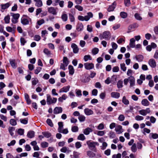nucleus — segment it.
<instances>
[{
	"label": "nucleus",
	"instance_id": "obj_34",
	"mask_svg": "<svg viewBox=\"0 0 158 158\" xmlns=\"http://www.w3.org/2000/svg\"><path fill=\"white\" fill-rule=\"evenodd\" d=\"M122 102L125 105H127L129 104V102L125 96H124L122 98Z\"/></svg>",
	"mask_w": 158,
	"mask_h": 158
},
{
	"label": "nucleus",
	"instance_id": "obj_30",
	"mask_svg": "<svg viewBox=\"0 0 158 158\" xmlns=\"http://www.w3.org/2000/svg\"><path fill=\"white\" fill-rule=\"evenodd\" d=\"M69 70V73L71 75H73L74 72V70L73 67L71 65H69L68 67Z\"/></svg>",
	"mask_w": 158,
	"mask_h": 158
},
{
	"label": "nucleus",
	"instance_id": "obj_40",
	"mask_svg": "<svg viewBox=\"0 0 158 158\" xmlns=\"http://www.w3.org/2000/svg\"><path fill=\"white\" fill-rule=\"evenodd\" d=\"M85 139V137L83 134H80L77 137V139L78 140L82 141L84 140Z\"/></svg>",
	"mask_w": 158,
	"mask_h": 158
},
{
	"label": "nucleus",
	"instance_id": "obj_45",
	"mask_svg": "<svg viewBox=\"0 0 158 158\" xmlns=\"http://www.w3.org/2000/svg\"><path fill=\"white\" fill-rule=\"evenodd\" d=\"M80 153L76 151L73 152V156L71 158H79V155Z\"/></svg>",
	"mask_w": 158,
	"mask_h": 158
},
{
	"label": "nucleus",
	"instance_id": "obj_19",
	"mask_svg": "<svg viewBox=\"0 0 158 158\" xmlns=\"http://www.w3.org/2000/svg\"><path fill=\"white\" fill-rule=\"evenodd\" d=\"M60 151L61 152L66 153H69L71 152V150L69 149V148H68L66 147H63L60 149Z\"/></svg>",
	"mask_w": 158,
	"mask_h": 158
},
{
	"label": "nucleus",
	"instance_id": "obj_2",
	"mask_svg": "<svg viewBox=\"0 0 158 158\" xmlns=\"http://www.w3.org/2000/svg\"><path fill=\"white\" fill-rule=\"evenodd\" d=\"M89 148L91 150L94 152L96 151V146H99V144L97 142H92L90 141H88L86 142Z\"/></svg>",
	"mask_w": 158,
	"mask_h": 158
},
{
	"label": "nucleus",
	"instance_id": "obj_49",
	"mask_svg": "<svg viewBox=\"0 0 158 158\" xmlns=\"http://www.w3.org/2000/svg\"><path fill=\"white\" fill-rule=\"evenodd\" d=\"M41 146L43 148H45L48 147V143L47 142H43L41 143Z\"/></svg>",
	"mask_w": 158,
	"mask_h": 158
},
{
	"label": "nucleus",
	"instance_id": "obj_46",
	"mask_svg": "<svg viewBox=\"0 0 158 158\" xmlns=\"http://www.w3.org/2000/svg\"><path fill=\"white\" fill-rule=\"evenodd\" d=\"M78 118L80 122H83L85 120V117L84 115H79Z\"/></svg>",
	"mask_w": 158,
	"mask_h": 158
},
{
	"label": "nucleus",
	"instance_id": "obj_59",
	"mask_svg": "<svg viewBox=\"0 0 158 158\" xmlns=\"http://www.w3.org/2000/svg\"><path fill=\"white\" fill-rule=\"evenodd\" d=\"M123 81H118L117 85L118 88H120L123 87Z\"/></svg>",
	"mask_w": 158,
	"mask_h": 158
},
{
	"label": "nucleus",
	"instance_id": "obj_9",
	"mask_svg": "<svg viewBox=\"0 0 158 158\" xmlns=\"http://www.w3.org/2000/svg\"><path fill=\"white\" fill-rule=\"evenodd\" d=\"M90 80L89 76H88L87 74H84L81 76V81L83 82H89Z\"/></svg>",
	"mask_w": 158,
	"mask_h": 158
},
{
	"label": "nucleus",
	"instance_id": "obj_54",
	"mask_svg": "<svg viewBox=\"0 0 158 158\" xmlns=\"http://www.w3.org/2000/svg\"><path fill=\"white\" fill-rule=\"evenodd\" d=\"M75 147L77 149L80 148L82 146L81 143L80 142H77L75 144Z\"/></svg>",
	"mask_w": 158,
	"mask_h": 158
},
{
	"label": "nucleus",
	"instance_id": "obj_64",
	"mask_svg": "<svg viewBox=\"0 0 158 158\" xmlns=\"http://www.w3.org/2000/svg\"><path fill=\"white\" fill-rule=\"evenodd\" d=\"M121 155L120 153L117 154L113 155L112 156V158H121Z\"/></svg>",
	"mask_w": 158,
	"mask_h": 158
},
{
	"label": "nucleus",
	"instance_id": "obj_8",
	"mask_svg": "<svg viewBox=\"0 0 158 158\" xmlns=\"http://www.w3.org/2000/svg\"><path fill=\"white\" fill-rule=\"evenodd\" d=\"M84 66L85 68L87 70H90L92 69L94 67V64L92 63H89L87 62L85 63L84 64Z\"/></svg>",
	"mask_w": 158,
	"mask_h": 158
},
{
	"label": "nucleus",
	"instance_id": "obj_33",
	"mask_svg": "<svg viewBox=\"0 0 158 158\" xmlns=\"http://www.w3.org/2000/svg\"><path fill=\"white\" fill-rule=\"evenodd\" d=\"M10 63L11 66L14 69L16 68L17 67L16 64L15 63V60H10Z\"/></svg>",
	"mask_w": 158,
	"mask_h": 158
},
{
	"label": "nucleus",
	"instance_id": "obj_29",
	"mask_svg": "<svg viewBox=\"0 0 158 158\" xmlns=\"http://www.w3.org/2000/svg\"><path fill=\"white\" fill-rule=\"evenodd\" d=\"M15 27L12 28L10 27H7L6 28V31L9 32H12L13 33H14L15 32Z\"/></svg>",
	"mask_w": 158,
	"mask_h": 158
},
{
	"label": "nucleus",
	"instance_id": "obj_16",
	"mask_svg": "<svg viewBox=\"0 0 158 158\" xmlns=\"http://www.w3.org/2000/svg\"><path fill=\"white\" fill-rule=\"evenodd\" d=\"M70 87V86L69 85L64 86L60 90L59 92L60 93L63 92L66 93L69 90Z\"/></svg>",
	"mask_w": 158,
	"mask_h": 158
},
{
	"label": "nucleus",
	"instance_id": "obj_52",
	"mask_svg": "<svg viewBox=\"0 0 158 158\" xmlns=\"http://www.w3.org/2000/svg\"><path fill=\"white\" fill-rule=\"evenodd\" d=\"M61 18L64 21H66L68 19V16L66 14H63L61 16Z\"/></svg>",
	"mask_w": 158,
	"mask_h": 158
},
{
	"label": "nucleus",
	"instance_id": "obj_6",
	"mask_svg": "<svg viewBox=\"0 0 158 158\" xmlns=\"http://www.w3.org/2000/svg\"><path fill=\"white\" fill-rule=\"evenodd\" d=\"M48 12L54 15H56L57 13V9L53 7H51L48 8Z\"/></svg>",
	"mask_w": 158,
	"mask_h": 158
},
{
	"label": "nucleus",
	"instance_id": "obj_18",
	"mask_svg": "<svg viewBox=\"0 0 158 158\" xmlns=\"http://www.w3.org/2000/svg\"><path fill=\"white\" fill-rule=\"evenodd\" d=\"M84 111L85 114L87 115H90L94 114L93 110L88 108L85 109Z\"/></svg>",
	"mask_w": 158,
	"mask_h": 158
},
{
	"label": "nucleus",
	"instance_id": "obj_39",
	"mask_svg": "<svg viewBox=\"0 0 158 158\" xmlns=\"http://www.w3.org/2000/svg\"><path fill=\"white\" fill-rule=\"evenodd\" d=\"M34 135V131H29L27 134V136L28 137L31 138H33Z\"/></svg>",
	"mask_w": 158,
	"mask_h": 158
},
{
	"label": "nucleus",
	"instance_id": "obj_62",
	"mask_svg": "<svg viewBox=\"0 0 158 158\" xmlns=\"http://www.w3.org/2000/svg\"><path fill=\"white\" fill-rule=\"evenodd\" d=\"M78 127L76 126H74L72 127L71 128L72 131L73 132H77L78 131Z\"/></svg>",
	"mask_w": 158,
	"mask_h": 158
},
{
	"label": "nucleus",
	"instance_id": "obj_14",
	"mask_svg": "<svg viewBox=\"0 0 158 158\" xmlns=\"http://www.w3.org/2000/svg\"><path fill=\"white\" fill-rule=\"evenodd\" d=\"M84 26L81 23H78L76 26V30L78 31H83Z\"/></svg>",
	"mask_w": 158,
	"mask_h": 158
},
{
	"label": "nucleus",
	"instance_id": "obj_22",
	"mask_svg": "<svg viewBox=\"0 0 158 158\" xmlns=\"http://www.w3.org/2000/svg\"><path fill=\"white\" fill-rule=\"evenodd\" d=\"M135 40L134 38H132L130 40L129 43V46L131 48H135Z\"/></svg>",
	"mask_w": 158,
	"mask_h": 158
},
{
	"label": "nucleus",
	"instance_id": "obj_58",
	"mask_svg": "<svg viewBox=\"0 0 158 158\" xmlns=\"http://www.w3.org/2000/svg\"><path fill=\"white\" fill-rule=\"evenodd\" d=\"M44 53L48 56H50L51 54L50 51H49L47 48H45L44 50Z\"/></svg>",
	"mask_w": 158,
	"mask_h": 158
},
{
	"label": "nucleus",
	"instance_id": "obj_17",
	"mask_svg": "<svg viewBox=\"0 0 158 158\" xmlns=\"http://www.w3.org/2000/svg\"><path fill=\"white\" fill-rule=\"evenodd\" d=\"M128 79L130 83V86L131 87L134 86L135 84V79L134 77L132 76H130L128 77Z\"/></svg>",
	"mask_w": 158,
	"mask_h": 158
},
{
	"label": "nucleus",
	"instance_id": "obj_23",
	"mask_svg": "<svg viewBox=\"0 0 158 158\" xmlns=\"http://www.w3.org/2000/svg\"><path fill=\"white\" fill-rule=\"evenodd\" d=\"M138 27V25L137 23H134L130 25L128 28L129 30L131 31H134L135 28H137Z\"/></svg>",
	"mask_w": 158,
	"mask_h": 158
},
{
	"label": "nucleus",
	"instance_id": "obj_42",
	"mask_svg": "<svg viewBox=\"0 0 158 158\" xmlns=\"http://www.w3.org/2000/svg\"><path fill=\"white\" fill-rule=\"evenodd\" d=\"M58 127L57 129L58 132L60 131H61L62 129H63V123L62 122H59L58 123Z\"/></svg>",
	"mask_w": 158,
	"mask_h": 158
},
{
	"label": "nucleus",
	"instance_id": "obj_50",
	"mask_svg": "<svg viewBox=\"0 0 158 158\" xmlns=\"http://www.w3.org/2000/svg\"><path fill=\"white\" fill-rule=\"evenodd\" d=\"M58 132L63 134H66L68 133L69 131L67 128H65L64 129H62L60 131Z\"/></svg>",
	"mask_w": 158,
	"mask_h": 158
},
{
	"label": "nucleus",
	"instance_id": "obj_44",
	"mask_svg": "<svg viewBox=\"0 0 158 158\" xmlns=\"http://www.w3.org/2000/svg\"><path fill=\"white\" fill-rule=\"evenodd\" d=\"M63 62L65 66H67L69 64L68 59L66 57H64L63 58Z\"/></svg>",
	"mask_w": 158,
	"mask_h": 158
},
{
	"label": "nucleus",
	"instance_id": "obj_4",
	"mask_svg": "<svg viewBox=\"0 0 158 158\" xmlns=\"http://www.w3.org/2000/svg\"><path fill=\"white\" fill-rule=\"evenodd\" d=\"M57 100V98L52 97L49 94L47 95V102L48 105L55 104Z\"/></svg>",
	"mask_w": 158,
	"mask_h": 158
},
{
	"label": "nucleus",
	"instance_id": "obj_60",
	"mask_svg": "<svg viewBox=\"0 0 158 158\" xmlns=\"http://www.w3.org/2000/svg\"><path fill=\"white\" fill-rule=\"evenodd\" d=\"M39 81L36 78H32V83L33 85H36L38 82Z\"/></svg>",
	"mask_w": 158,
	"mask_h": 158
},
{
	"label": "nucleus",
	"instance_id": "obj_24",
	"mask_svg": "<svg viewBox=\"0 0 158 158\" xmlns=\"http://www.w3.org/2000/svg\"><path fill=\"white\" fill-rule=\"evenodd\" d=\"M93 130L89 127H87L84 130L83 133L85 135H89L90 132H92Z\"/></svg>",
	"mask_w": 158,
	"mask_h": 158
},
{
	"label": "nucleus",
	"instance_id": "obj_20",
	"mask_svg": "<svg viewBox=\"0 0 158 158\" xmlns=\"http://www.w3.org/2000/svg\"><path fill=\"white\" fill-rule=\"evenodd\" d=\"M111 96L112 98L117 99L120 97V94L117 92H112L111 93Z\"/></svg>",
	"mask_w": 158,
	"mask_h": 158
},
{
	"label": "nucleus",
	"instance_id": "obj_25",
	"mask_svg": "<svg viewBox=\"0 0 158 158\" xmlns=\"http://www.w3.org/2000/svg\"><path fill=\"white\" fill-rule=\"evenodd\" d=\"M87 154L89 158H93L96 156L95 153L90 151H87Z\"/></svg>",
	"mask_w": 158,
	"mask_h": 158
},
{
	"label": "nucleus",
	"instance_id": "obj_41",
	"mask_svg": "<svg viewBox=\"0 0 158 158\" xmlns=\"http://www.w3.org/2000/svg\"><path fill=\"white\" fill-rule=\"evenodd\" d=\"M42 134L45 137L47 138L50 137L51 136V134L48 132H43Z\"/></svg>",
	"mask_w": 158,
	"mask_h": 158
},
{
	"label": "nucleus",
	"instance_id": "obj_7",
	"mask_svg": "<svg viewBox=\"0 0 158 158\" xmlns=\"http://www.w3.org/2000/svg\"><path fill=\"white\" fill-rule=\"evenodd\" d=\"M140 114L143 116H146L148 114L151 112L149 108H147L146 109H142L139 111Z\"/></svg>",
	"mask_w": 158,
	"mask_h": 158
},
{
	"label": "nucleus",
	"instance_id": "obj_31",
	"mask_svg": "<svg viewBox=\"0 0 158 158\" xmlns=\"http://www.w3.org/2000/svg\"><path fill=\"white\" fill-rule=\"evenodd\" d=\"M9 132L11 135L13 136L14 135L13 131L15 130V128L12 127H9L8 128Z\"/></svg>",
	"mask_w": 158,
	"mask_h": 158
},
{
	"label": "nucleus",
	"instance_id": "obj_63",
	"mask_svg": "<svg viewBox=\"0 0 158 158\" xmlns=\"http://www.w3.org/2000/svg\"><path fill=\"white\" fill-rule=\"evenodd\" d=\"M107 146L106 143L104 142L102 143V146H101V148L102 150L105 149Z\"/></svg>",
	"mask_w": 158,
	"mask_h": 158
},
{
	"label": "nucleus",
	"instance_id": "obj_48",
	"mask_svg": "<svg viewBox=\"0 0 158 158\" xmlns=\"http://www.w3.org/2000/svg\"><path fill=\"white\" fill-rule=\"evenodd\" d=\"M131 151L134 152H135L137 151V148L135 143H134L131 147Z\"/></svg>",
	"mask_w": 158,
	"mask_h": 158
},
{
	"label": "nucleus",
	"instance_id": "obj_13",
	"mask_svg": "<svg viewBox=\"0 0 158 158\" xmlns=\"http://www.w3.org/2000/svg\"><path fill=\"white\" fill-rule=\"evenodd\" d=\"M71 48L73 49V52L74 53H77L78 52L79 49L77 46L74 43H72L71 45Z\"/></svg>",
	"mask_w": 158,
	"mask_h": 158
},
{
	"label": "nucleus",
	"instance_id": "obj_12",
	"mask_svg": "<svg viewBox=\"0 0 158 158\" xmlns=\"http://www.w3.org/2000/svg\"><path fill=\"white\" fill-rule=\"evenodd\" d=\"M115 130L117 133L118 134H121L123 131L122 126L120 125H118L116 126Z\"/></svg>",
	"mask_w": 158,
	"mask_h": 158
},
{
	"label": "nucleus",
	"instance_id": "obj_53",
	"mask_svg": "<svg viewBox=\"0 0 158 158\" xmlns=\"http://www.w3.org/2000/svg\"><path fill=\"white\" fill-rule=\"evenodd\" d=\"M20 121V122L23 124H26L28 123V119L26 118V119H20L19 120Z\"/></svg>",
	"mask_w": 158,
	"mask_h": 158
},
{
	"label": "nucleus",
	"instance_id": "obj_28",
	"mask_svg": "<svg viewBox=\"0 0 158 158\" xmlns=\"http://www.w3.org/2000/svg\"><path fill=\"white\" fill-rule=\"evenodd\" d=\"M21 23L23 25H26L29 24V21L27 19L22 18L21 19Z\"/></svg>",
	"mask_w": 158,
	"mask_h": 158
},
{
	"label": "nucleus",
	"instance_id": "obj_5",
	"mask_svg": "<svg viewBox=\"0 0 158 158\" xmlns=\"http://www.w3.org/2000/svg\"><path fill=\"white\" fill-rule=\"evenodd\" d=\"M10 14L12 16V18L11 19V22L13 23H16L18 22V19L20 15L19 14H14L13 13H11Z\"/></svg>",
	"mask_w": 158,
	"mask_h": 158
},
{
	"label": "nucleus",
	"instance_id": "obj_35",
	"mask_svg": "<svg viewBox=\"0 0 158 158\" xmlns=\"http://www.w3.org/2000/svg\"><path fill=\"white\" fill-rule=\"evenodd\" d=\"M99 50L98 48H94L92 49V53L93 55H96L99 52Z\"/></svg>",
	"mask_w": 158,
	"mask_h": 158
},
{
	"label": "nucleus",
	"instance_id": "obj_32",
	"mask_svg": "<svg viewBox=\"0 0 158 158\" xmlns=\"http://www.w3.org/2000/svg\"><path fill=\"white\" fill-rule=\"evenodd\" d=\"M67 98V96L65 94H64L61 97L58 98V100L59 102H62L63 100H65Z\"/></svg>",
	"mask_w": 158,
	"mask_h": 158
},
{
	"label": "nucleus",
	"instance_id": "obj_10",
	"mask_svg": "<svg viewBox=\"0 0 158 158\" xmlns=\"http://www.w3.org/2000/svg\"><path fill=\"white\" fill-rule=\"evenodd\" d=\"M148 63L149 65L152 68H155L156 66V62L155 60L153 59H150L148 61Z\"/></svg>",
	"mask_w": 158,
	"mask_h": 158
},
{
	"label": "nucleus",
	"instance_id": "obj_57",
	"mask_svg": "<svg viewBox=\"0 0 158 158\" xmlns=\"http://www.w3.org/2000/svg\"><path fill=\"white\" fill-rule=\"evenodd\" d=\"M120 15L123 18H125L127 16V14L124 12H122L120 13Z\"/></svg>",
	"mask_w": 158,
	"mask_h": 158
},
{
	"label": "nucleus",
	"instance_id": "obj_15",
	"mask_svg": "<svg viewBox=\"0 0 158 158\" xmlns=\"http://www.w3.org/2000/svg\"><path fill=\"white\" fill-rule=\"evenodd\" d=\"M10 6V4L8 2L4 4H2L1 5V11L2 12H3L4 10L8 8Z\"/></svg>",
	"mask_w": 158,
	"mask_h": 158
},
{
	"label": "nucleus",
	"instance_id": "obj_51",
	"mask_svg": "<svg viewBox=\"0 0 158 158\" xmlns=\"http://www.w3.org/2000/svg\"><path fill=\"white\" fill-rule=\"evenodd\" d=\"M4 20L5 21V23H8L10 22V16L9 15H8L4 18Z\"/></svg>",
	"mask_w": 158,
	"mask_h": 158
},
{
	"label": "nucleus",
	"instance_id": "obj_3",
	"mask_svg": "<svg viewBox=\"0 0 158 158\" xmlns=\"http://www.w3.org/2000/svg\"><path fill=\"white\" fill-rule=\"evenodd\" d=\"M111 36V34L109 31H105L99 35V37L101 40L105 39L106 40H109Z\"/></svg>",
	"mask_w": 158,
	"mask_h": 158
},
{
	"label": "nucleus",
	"instance_id": "obj_47",
	"mask_svg": "<svg viewBox=\"0 0 158 158\" xmlns=\"http://www.w3.org/2000/svg\"><path fill=\"white\" fill-rule=\"evenodd\" d=\"M69 18L71 22H73L75 21V19L74 16L71 14H69Z\"/></svg>",
	"mask_w": 158,
	"mask_h": 158
},
{
	"label": "nucleus",
	"instance_id": "obj_43",
	"mask_svg": "<svg viewBox=\"0 0 158 158\" xmlns=\"http://www.w3.org/2000/svg\"><path fill=\"white\" fill-rule=\"evenodd\" d=\"M46 122L51 127H53V123L52 122L51 119L49 118L47 119L46 120Z\"/></svg>",
	"mask_w": 158,
	"mask_h": 158
},
{
	"label": "nucleus",
	"instance_id": "obj_27",
	"mask_svg": "<svg viewBox=\"0 0 158 158\" xmlns=\"http://www.w3.org/2000/svg\"><path fill=\"white\" fill-rule=\"evenodd\" d=\"M150 139H156L158 138V135L156 133H151L149 135Z\"/></svg>",
	"mask_w": 158,
	"mask_h": 158
},
{
	"label": "nucleus",
	"instance_id": "obj_37",
	"mask_svg": "<svg viewBox=\"0 0 158 158\" xmlns=\"http://www.w3.org/2000/svg\"><path fill=\"white\" fill-rule=\"evenodd\" d=\"M83 59L85 61H87L88 60H91L92 58L89 55H85L84 56Z\"/></svg>",
	"mask_w": 158,
	"mask_h": 158
},
{
	"label": "nucleus",
	"instance_id": "obj_56",
	"mask_svg": "<svg viewBox=\"0 0 158 158\" xmlns=\"http://www.w3.org/2000/svg\"><path fill=\"white\" fill-rule=\"evenodd\" d=\"M135 119L137 121H141L143 120L144 118L142 116L138 115L135 117Z\"/></svg>",
	"mask_w": 158,
	"mask_h": 158
},
{
	"label": "nucleus",
	"instance_id": "obj_11",
	"mask_svg": "<svg viewBox=\"0 0 158 158\" xmlns=\"http://www.w3.org/2000/svg\"><path fill=\"white\" fill-rule=\"evenodd\" d=\"M63 111L62 108L60 107H56L53 110V113L55 114L61 113Z\"/></svg>",
	"mask_w": 158,
	"mask_h": 158
},
{
	"label": "nucleus",
	"instance_id": "obj_26",
	"mask_svg": "<svg viewBox=\"0 0 158 158\" xmlns=\"http://www.w3.org/2000/svg\"><path fill=\"white\" fill-rule=\"evenodd\" d=\"M142 104L144 106H148L149 105V102L146 99H144L141 101Z\"/></svg>",
	"mask_w": 158,
	"mask_h": 158
},
{
	"label": "nucleus",
	"instance_id": "obj_61",
	"mask_svg": "<svg viewBox=\"0 0 158 158\" xmlns=\"http://www.w3.org/2000/svg\"><path fill=\"white\" fill-rule=\"evenodd\" d=\"M104 128V124L102 123L100 124L97 127V129L99 130H102Z\"/></svg>",
	"mask_w": 158,
	"mask_h": 158
},
{
	"label": "nucleus",
	"instance_id": "obj_1",
	"mask_svg": "<svg viewBox=\"0 0 158 158\" xmlns=\"http://www.w3.org/2000/svg\"><path fill=\"white\" fill-rule=\"evenodd\" d=\"M93 16V13L91 12H88L87 13V15H85V16H83L81 15H79L77 17L78 19L80 21H89V19L92 18Z\"/></svg>",
	"mask_w": 158,
	"mask_h": 158
},
{
	"label": "nucleus",
	"instance_id": "obj_38",
	"mask_svg": "<svg viewBox=\"0 0 158 158\" xmlns=\"http://www.w3.org/2000/svg\"><path fill=\"white\" fill-rule=\"evenodd\" d=\"M10 124L13 126H15L17 124L16 120L14 119H11L10 120Z\"/></svg>",
	"mask_w": 158,
	"mask_h": 158
},
{
	"label": "nucleus",
	"instance_id": "obj_36",
	"mask_svg": "<svg viewBox=\"0 0 158 158\" xmlns=\"http://www.w3.org/2000/svg\"><path fill=\"white\" fill-rule=\"evenodd\" d=\"M136 59L138 62H141L143 59V57L141 55H139L136 56Z\"/></svg>",
	"mask_w": 158,
	"mask_h": 158
},
{
	"label": "nucleus",
	"instance_id": "obj_21",
	"mask_svg": "<svg viewBox=\"0 0 158 158\" xmlns=\"http://www.w3.org/2000/svg\"><path fill=\"white\" fill-rule=\"evenodd\" d=\"M116 4L115 2H114L112 5L110 6L107 9V10L109 12L112 11L114 10L115 8Z\"/></svg>",
	"mask_w": 158,
	"mask_h": 158
},
{
	"label": "nucleus",
	"instance_id": "obj_55",
	"mask_svg": "<svg viewBox=\"0 0 158 158\" xmlns=\"http://www.w3.org/2000/svg\"><path fill=\"white\" fill-rule=\"evenodd\" d=\"M120 67L121 69L124 72L126 71L127 67H126L125 64L124 63H122L120 64Z\"/></svg>",
	"mask_w": 158,
	"mask_h": 158
}]
</instances>
